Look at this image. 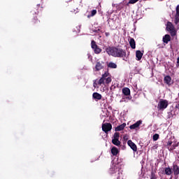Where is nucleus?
<instances>
[{"instance_id":"nucleus-22","label":"nucleus","mask_w":179,"mask_h":179,"mask_svg":"<svg viewBox=\"0 0 179 179\" xmlns=\"http://www.w3.org/2000/svg\"><path fill=\"white\" fill-rule=\"evenodd\" d=\"M113 144H115V145H120L121 141H120V138H113L112 140Z\"/></svg>"},{"instance_id":"nucleus-30","label":"nucleus","mask_w":179,"mask_h":179,"mask_svg":"<svg viewBox=\"0 0 179 179\" xmlns=\"http://www.w3.org/2000/svg\"><path fill=\"white\" fill-rule=\"evenodd\" d=\"M167 146H168V148L169 149V147H173V141L171 140H169L168 142H167Z\"/></svg>"},{"instance_id":"nucleus-13","label":"nucleus","mask_w":179,"mask_h":179,"mask_svg":"<svg viewBox=\"0 0 179 179\" xmlns=\"http://www.w3.org/2000/svg\"><path fill=\"white\" fill-rule=\"evenodd\" d=\"M171 41V36L169 34H166L163 36V42L164 43H169Z\"/></svg>"},{"instance_id":"nucleus-15","label":"nucleus","mask_w":179,"mask_h":179,"mask_svg":"<svg viewBox=\"0 0 179 179\" xmlns=\"http://www.w3.org/2000/svg\"><path fill=\"white\" fill-rule=\"evenodd\" d=\"M144 52H141V50L136 51V57H137V60H141L143 56Z\"/></svg>"},{"instance_id":"nucleus-6","label":"nucleus","mask_w":179,"mask_h":179,"mask_svg":"<svg viewBox=\"0 0 179 179\" xmlns=\"http://www.w3.org/2000/svg\"><path fill=\"white\" fill-rule=\"evenodd\" d=\"M112 124L111 123L106 122L102 124V130L105 131V133H108L110 130H112Z\"/></svg>"},{"instance_id":"nucleus-18","label":"nucleus","mask_w":179,"mask_h":179,"mask_svg":"<svg viewBox=\"0 0 179 179\" xmlns=\"http://www.w3.org/2000/svg\"><path fill=\"white\" fill-rule=\"evenodd\" d=\"M173 171L174 172V175H179V166L176 164H173Z\"/></svg>"},{"instance_id":"nucleus-14","label":"nucleus","mask_w":179,"mask_h":179,"mask_svg":"<svg viewBox=\"0 0 179 179\" xmlns=\"http://www.w3.org/2000/svg\"><path fill=\"white\" fill-rule=\"evenodd\" d=\"M126 126L127 123H122V124H119V126L115 127V130H116V131H120L121 130H124Z\"/></svg>"},{"instance_id":"nucleus-9","label":"nucleus","mask_w":179,"mask_h":179,"mask_svg":"<svg viewBox=\"0 0 179 179\" xmlns=\"http://www.w3.org/2000/svg\"><path fill=\"white\" fill-rule=\"evenodd\" d=\"M127 144L129 145V147L133 150V151H137L138 147L132 140H128Z\"/></svg>"},{"instance_id":"nucleus-26","label":"nucleus","mask_w":179,"mask_h":179,"mask_svg":"<svg viewBox=\"0 0 179 179\" xmlns=\"http://www.w3.org/2000/svg\"><path fill=\"white\" fill-rule=\"evenodd\" d=\"M150 179H157V176L155 172H154V171H151Z\"/></svg>"},{"instance_id":"nucleus-10","label":"nucleus","mask_w":179,"mask_h":179,"mask_svg":"<svg viewBox=\"0 0 179 179\" xmlns=\"http://www.w3.org/2000/svg\"><path fill=\"white\" fill-rule=\"evenodd\" d=\"M143 120H137L136 123H134L133 124H130L129 128L130 129H138L140 127L141 124H142Z\"/></svg>"},{"instance_id":"nucleus-1","label":"nucleus","mask_w":179,"mask_h":179,"mask_svg":"<svg viewBox=\"0 0 179 179\" xmlns=\"http://www.w3.org/2000/svg\"><path fill=\"white\" fill-rule=\"evenodd\" d=\"M106 52L113 56L114 57H123V60H124V57L127 56L126 50L122 49L121 48H116L115 46L109 47L106 48Z\"/></svg>"},{"instance_id":"nucleus-20","label":"nucleus","mask_w":179,"mask_h":179,"mask_svg":"<svg viewBox=\"0 0 179 179\" xmlns=\"http://www.w3.org/2000/svg\"><path fill=\"white\" fill-rule=\"evenodd\" d=\"M111 152L113 154V155H117V154L120 152L117 147H112L111 148Z\"/></svg>"},{"instance_id":"nucleus-29","label":"nucleus","mask_w":179,"mask_h":179,"mask_svg":"<svg viewBox=\"0 0 179 179\" xmlns=\"http://www.w3.org/2000/svg\"><path fill=\"white\" fill-rule=\"evenodd\" d=\"M111 81H112L111 77H109V76H108L106 77V84H110V83H111Z\"/></svg>"},{"instance_id":"nucleus-37","label":"nucleus","mask_w":179,"mask_h":179,"mask_svg":"<svg viewBox=\"0 0 179 179\" xmlns=\"http://www.w3.org/2000/svg\"><path fill=\"white\" fill-rule=\"evenodd\" d=\"M178 61H179V57H178Z\"/></svg>"},{"instance_id":"nucleus-19","label":"nucleus","mask_w":179,"mask_h":179,"mask_svg":"<svg viewBox=\"0 0 179 179\" xmlns=\"http://www.w3.org/2000/svg\"><path fill=\"white\" fill-rule=\"evenodd\" d=\"M102 84H104V80H103V74H102V77L98 81V85H102ZM97 85V83L95 81L94 83V87H96Z\"/></svg>"},{"instance_id":"nucleus-32","label":"nucleus","mask_w":179,"mask_h":179,"mask_svg":"<svg viewBox=\"0 0 179 179\" xmlns=\"http://www.w3.org/2000/svg\"><path fill=\"white\" fill-rule=\"evenodd\" d=\"M96 13H97L96 10H92L91 13L92 17H94V15H96Z\"/></svg>"},{"instance_id":"nucleus-31","label":"nucleus","mask_w":179,"mask_h":179,"mask_svg":"<svg viewBox=\"0 0 179 179\" xmlns=\"http://www.w3.org/2000/svg\"><path fill=\"white\" fill-rule=\"evenodd\" d=\"M138 1H139V0H129L128 4H135Z\"/></svg>"},{"instance_id":"nucleus-23","label":"nucleus","mask_w":179,"mask_h":179,"mask_svg":"<svg viewBox=\"0 0 179 179\" xmlns=\"http://www.w3.org/2000/svg\"><path fill=\"white\" fill-rule=\"evenodd\" d=\"M178 145H179V142L176 141L175 143H173L172 144V147H169V150L170 151H172V150H175V148H176V147H178Z\"/></svg>"},{"instance_id":"nucleus-11","label":"nucleus","mask_w":179,"mask_h":179,"mask_svg":"<svg viewBox=\"0 0 179 179\" xmlns=\"http://www.w3.org/2000/svg\"><path fill=\"white\" fill-rule=\"evenodd\" d=\"M175 24L178 25L179 22V4L176 6V13L175 15Z\"/></svg>"},{"instance_id":"nucleus-35","label":"nucleus","mask_w":179,"mask_h":179,"mask_svg":"<svg viewBox=\"0 0 179 179\" xmlns=\"http://www.w3.org/2000/svg\"><path fill=\"white\" fill-rule=\"evenodd\" d=\"M105 35H106V36H110V32H106Z\"/></svg>"},{"instance_id":"nucleus-8","label":"nucleus","mask_w":179,"mask_h":179,"mask_svg":"<svg viewBox=\"0 0 179 179\" xmlns=\"http://www.w3.org/2000/svg\"><path fill=\"white\" fill-rule=\"evenodd\" d=\"M103 64V62H96V64L95 65L96 71H99L100 70H102V69H104Z\"/></svg>"},{"instance_id":"nucleus-7","label":"nucleus","mask_w":179,"mask_h":179,"mask_svg":"<svg viewBox=\"0 0 179 179\" xmlns=\"http://www.w3.org/2000/svg\"><path fill=\"white\" fill-rule=\"evenodd\" d=\"M122 92L124 94V95H126L128 99H131L132 96H131L130 88H129L128 87H124V88H122Z\"/></svg>"},{"instance_id":"nucleus-28","label":"nucleus","mask_w":179,"mask_h":179,"mask_svg":"<svg viewBox=\"0 0 179 179\" xmlns=\"http://www.w3.org/2000/svg\"><path fill=\"white\" fill-rule=\"evenodd\" d=\"M115 132L114 133L113 138H120V133L115 130Z\"/></svg>"},{"instance_id":"nucleus-5","label":"nucleus","mask_w":179,"mask_h":179,"mask_svg":"<svg viewBox=\"0 0 179 179\" xmlns=\"http://www.w3.org/2000/svg\"><path fill=\"white\" fill-rule=\"evenodd\" d=\"M92 48L94 51V53L99 54L102 52V49L96 45L95 41H92L91 42Z\"/></svg>"},{"instance_id":"nucleus-3","label":"nucleus","mask_w":179,"mask_h":179,"mask_svg":"<svg viewBox=\"0 0 179 179\" xmlns=\"http://www.w3.org/2000/svg\"><path fill=\"white\" fill-rule=\"evenodd\" d=\"M166 31H168L171 36H176L177 35V31L172 22L168 21L166 24Z\"/></svg>"},{"instance_id":"nucleus-27","label":"nucleus","mask_w":179,"mask_h":179,"mask_svg":"<svg viewBox=\"0 0 179 179\" xmlns=\"http://www.w3.org/2000/svg\"><path fill=\"white\" fill-rule=\"evenodd\" d=\"M152 138L154 141H157L159 138V134L158 133H155V134H153Z\"/></svg>"},{"instance_id":"nucleus-25","label":"nucleus","mask_w":179,"mask_h":179,"mask_svg":"<svg viewBox=\"0 0 179 179\" xmlns=\"http://www.w3.org/2000/svg\"><path fill=\"white\" fill-rule=\"evenodd\" d=\"M108 67H110L111 69H117V66L115 63H113V62H110L108 64Z\"/></svg>"},{"instance_id":"nucleus-33","label":"nucleus","mask_w":179,"mask_h":179,"mask_svg":"<svg viewBox=\"0 0 179 179\" xmlns=\"http://www.w3.org/2000/svg\"><path fill=\"white\" fill-rule=\"evenodd\" d=\"M99 31L102 32L101 28H98V29H94V32H99Z\"/></svg>"},{"instance_id":"nucleus-36","label":"nucleus","mask_w":179,"mask_h":179,"mask_svg":"<svg viewBox=\"0 0 179 179\" xmlns=\"http://www.w3.org/2000/svg\"><path fill=\"white\" fill-rule=\"evenodd\" d=\"M176 108H179V103H177V104L176 105Z\"/></svg>"},{"instance_id":"nucleus-4","label":"nucleus","mask_w":179,"mask_h":179,"mask_svg":"<svg viewBox=\"0 0 179 179\" xmlns=\"http://www.w3.org/2000/svg\"><path fill=\"white\" fill-rule=\"evenodd\" d=\"M168 106L169 101H167V99H160V101L158 102L157 109L159 110H164V109H166V108H168Z\"/></svg>"},{"instance_id":"nucleus-17","label":"nucleus","mask_w":179,"mask_h":179,"mask_svg":"<svg viewBox=\"0 0 179 179\" xmlns=\"http://www.w3.org/2000/svg\"><path fill=\"white\" fill-rule=\"evenodd\" d=\"M92 96L94 99H96V101H99L102 98L101 94H99V92H94Z\"/></svg>"},{"instance_id":"nucleus-24","label":"nucleus","mask_w":179,"mask_h":179,"mask_svg":"<svg viewBox=\"0 0 179 179\" xmlns=\"http://www.w3.org/2000/svg\"><path fill=\"white\" fill-rule=\"evenodd\" d=\"M109 74L110 73H108V71H106L104 73V74H103V84H105V83H106V78H107L108 76H109Z\"/></svg>"},{"instance_id":"nucleus-16","label":"nucleus","mask_w":179,"mask_h":179,"mask_svg":"<svg viewBox=\"0 0 179 179\" xmlns=\"http://www.w3.org/2000/svg\"><path fill=\"white\" fill-rule=\"evenodd\" d=\"M129 45H130L131 49H136V41L134 38H130Z\"/></svg>"},{"instance_id":"nucleus-34","label":"nucleus","mask_w":179,"mask_h":179,"mask_svg":"<svg viewBox=\"0 0 179 179\" xmlns=\"http://www.w3.org/2000/svg\"><path fill=\"white\" fill-rule=\"evenodd\" d=\"M176 67H179V57L177 59Z\"/></svg>"},{"instance_id":"nucleus-12","label":"nucleus","mask_w":179,"mask_h":179,"mask_svg":"<svg viewBox=\"0 0 179 179\" xmlns=\"http://www.w3.org/2000/svg\"><path fill=\"white\" fill-rule=\"evenodd\" d=\"M164 81L168 85H171L172 78L171 76H165L164 78Z\"/></svg>"},{"instance_id":"nucleus-2","label":"nucleus","mask_w":179,"mask_h":179,"mask_svg":"<svg viewBox=\"0 0 179 179\" xmlns=\"http://www.w3.org/2000/svg\"><path fill=\"white\" fill-rule=\"evenodd\" d=\"M32 14H35V15L33 17L32 20H31V24L33 25V27H40L41 25V21L38 19V14H39V11L38 10H36V11L33 10L31 11Z\"/></svg>"},{"instance_id":"nucleus-21","label":"nucleus","mask_w":179,"mask_h":179,"mask_svg":"<svg viewBox=\"0 0 179 179\" xmlns=\"http://www.w3.org/2000/svg\"><path fill=\"white\" fill-rule=\"evenodd\" d=\"M164 172H165L166 175H171L173 171H172L171 168H170V166H168L164 169Z\"/></svg>"}]
</instances>
